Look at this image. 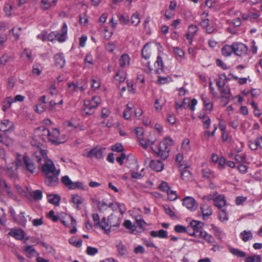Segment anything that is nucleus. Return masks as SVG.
<instances>
[{
  "label": "nucleus",
  "instance_id": "f257e3e1",
  "mask_svg": "<svg viewBox=\"0 0 262 262\" xmlns=\"http://www.w3.org/2000/svg\"><path fill=\"white\" fill-rule=\"evenodd\" d=\"M34 156L37 162L42 165V172L46 184L51 187L57 185L59 183L60 170L56 169L53 162L48 158L47 150L38 147Z\"/></svg>",
  "mask_w": 262,
  "mask_h": 262
},
{
  "label": "nucleus",
  "instance_id": "f03ea898",
  "mask_svg": "<svg viewBox=\"0 0 262 262\" xmlns=\"http://www.w3.org/2000/svg\"><path fill=\"white\" fill-rule=\"evenodd\" d=\"M173 145V141L170 138H165L160 142L157 149L154 150L157 156L163 160L166 159Z\"/></svg>",
  "mask_w": 262,
  "mask_h": 262
},
{
  "label": "nucleus",
  "instance_id": "7ed1b4c3",
  "mask_svg": "<svg viewBox=\"0 0 262 262\" xmlns=\"http://www.w3.org/2000/svg\"><path fill=\"white\" fill-rule=\"evenodd\" d=\"M101 99L99 96H95L91 99H86L84 101L85 105L84 111L86 114H92L94 110L97 108L98 105L101 103Z\"/></svg>",
  "mask_w": 262,
  "mask_h": 262
},
{
  "label": "nucleus",
  "instance_id": "20e7f679",
  "mask_svg": "<svg viewBox=\"0 0 262 262\" xmlns=\"http://www.w3.org/2000/svg\"><path fill=\"white\" fill-rule=\"evenodd\" d=\"M233 54L238 56H245L248 54V47L241 42H234L232 43Z\"/></svg>",
  "mask_w": 262,
  "mask_h": 262
},
{
  "label": "nucleus",
  "instance_id": "39448f33",
  "mask_svg": "<svg viewBox=\"0 0 262 262\" xmlns=\"http://www.w3.org/2000/svg\"><path fill=\"white\" fill-rule=\"evenodd\" d=\"M183 205L186 207L191 211H194L196 210L198 204L195 199L191 196H186L182 199Z\"/></svg>",
  "mask_w": 262,
  "mask_h": 262
},
{
  "label": "nucleus",
  "instance_id": "423d86ee",
  "mask_svg": "<svg viewBox=\"0 0 262 262\" xmlns=\"http://www.w3.org/2000/svg\"><path fill=\"white\" fill-rule=\"evenodd\" d=\"M68 33V26L66 23L63 24L62 27L59 31H55V40L60 42L66 41Z\"/></svg>",
  "mask_w": 262,
  "mask_h": 262
},
{
  "label": "nucleus",
  "instance_id": "0eeeda50",
  "mask_svg": "<svg viewBox=\"0 0 262 262\" xmlns=\"http://www.w3.org/2000/svg\"><path fill=\"white\" fill-rule=\"evenodd\" d=\"M50 136H49L48 141H50L53 144H59L62 143L61 139L59 136V130L58 128H53L50 131Z\"/></svg>",
  "mask_w": 262,
  "mask_h": 262
},
{
  "label": "nucleus",
  "instance_id": "6e6552de",
  "mask_svg": "<svg viewBox=\"0 0 262 262\" xmlns=\"http://www.w3.org/2000/svg\"><path fill=\"white\" fill-rule=\"evenodd\" d=\"M214 205L219 209H222L227 205L225 196L223 194H219L213 198Z\"/></svg>",
  "mask_w": 262,
  "mask_h": 262
},
{
  "label": "nucleus",
  "instance_id": "1a4fd4ad",
  "mask_svg": "<svg viewBox=\"0 0 262 262\" xmlns=\"http://www.w3.org/2000/svg\"><path fill=\"white\" fill-rule=\"evenodd\" d=\"M154 47L150 43L145 44L142 50V56L145 60H147L150 57L153 51Z\"/></svg>",
  "mask_w": 262,
  "mask_h": 262
},
{
  "label": "nucleus",
  "instance_id": "9d476101",
  "mask_svg": "<svg viewBox=\"0 0 262 262\" xmlns=\"http://www.w3.org/2000/svg\"><path fill=\"white\" fill-rule=\"evenodd\" d=\"M198 31V27L196 25H190L189 26L187 32L185 35V37L189 41L190 44L192 43V38Z\"/></svg>",
  "mask_w": 262,
  "mask_h": 262
},
{
  "label": "nucleus",
  "instance_id": "9b49d317",
  "mask_svg": "<svg viewBox=\"0 0 262 262\" xmlns=\"http://www.w3.org/2000/svg\"><path fill=\"white\" fill-rule=\"evenodd\" d=\"M201 211L203 215V219L207 220L209 217L212 214V210L210 206L203 204L200 207Z\"/></svg>",
  "mask_w": 262,
  "mask_h": 262
},
{
  "label": "nucleus",
  "instance_id": "f8f14e48",
  "mask_svg": "<svg viewBox=\"0 0 262 262\" xmlns=\"http://www.w3.org/2000/svg\"><path fill=\"white\" fill-rule=\"evenodd\" d=\"M24 163L26 169L31 173H33L36 170V166L30 158L26 155L23 158Z\"/></svg>",
  "mask_w": 262,
  "mask_h": 262
},
{
  "label": "nucleus",
  "instance_id": "ddd939ff",
  "mask_svg": "<svg viewBox=\"0 0 262 262\" xmlns=\"http://www.w3.org/2000/svg\"><path fill=\"white\" fill-rule=\"evenodd\" d=\"M8 235L15 238L17 240H22L25 236L24 231L21 229L12 228L8 233Z\"/></svg>",
  "mask_w": 262,
  "mask_h": 262
},
{
  "label": "nucleus",
  "instance_id": "4468645a",
  "mask_svg": "<svg viewBox=\"0 0 262 262\" xmlns=\"http://www.w3.org/2000/svg\"><path fill=\"white\" fill-rule=\"evenodd\" d=\"M60 221L63 225L67 227H70L76 225V221L74 218L67 214H66L64 217H61Z\"/></svg>",
  "mask_w": 262,
  "mask_h": 262
},
{
  "label": "nucleus",
  "instance_id": "2eb2a0df",
  "mask_svg": "<svg viewBox=\"0 0 262 262\" xmlns=\"http://www.w3.org/2000/svg\"><path fill=\"white\" fill-rule=\"evenodd\" d=\"M190 227L195 233V234H200L201 232H204L202 229L203 223L200 221L193 220L190 224Z\"/></svg>",
  "mask_w": 262,
  "mask_h": 262
},
{
  "label": "nucleus",
  "instance_id": "dca6fc26",
  "mask_svg": "<svg viewBox=\"0 0 262 262\" xmlns=\"http://www.w3.org/2000/svg\"><path fill=\"white\" fill-rule=\"evenodd\" d=\"M13 124L8 120H4L0 123V130L4 132H8L13 128Z\"/></svg>",
  "mask_w": 262,
  "mask_h": 262
},
{
  "label": "nucleus",
  "instance_id": "f3484780",
  "mask_svg": "<svg viewBox=\"0 0 262 262\" xmlns=\"http://www.w3.org/2000/svg\"><path fill=\"white\" fill-rule=\"evenodd\" d=\"M50 131L49 129L45 127H40L38 129L36 133L37 136L41 138L43 141H46L49 140V136L50 135Z\"/></svg>",
  "mask_w": 262,
  "mask_h": 262
},
{
  "label": "nucleus",
  "instance_id": "a211bd4d",
  "mask_svg": "<svg viewBox=\"0 0 262 262\" xmlns=\"http://www.w3.org/2000/svg\"><path fill=\"white\" fill-rule=\"evenodd\" d=\"M149 165L152 169L157 172L161 171L164 167V164L163 162L158 160H152Z\"/></svg>",
  "mask_w": 262,
  "mask_h": 262
},
{
  "label": "nucleus",
  "instance_id": "6ab92c4d",
  "mask_svg": "<svg viewBox=\"0 0 262 262\" xmlns=\"http://www.w3.org/2000/svg\"><path fill=\"white\" fill-rule=\"evenodd\" d=\"M108 222L110 229L112 227H118L120 224L119 217L114 214H111L108 217Z\"/></svg>",
  "mask_w": 262,
  "mask_h": 262
},
{
  "label": "nucleus",
  "instance_id": "aec40b11",
  "mask_svg": "<svg viewBox=\"0 0 262 262\" xmlns=\"http://www.w3.org/2000/svg\"><path fill=\"white\" fill-rule=\"evenodd\" d=\"M166 101L165 98L161 96L156 98L154 103V108L155 111L157 112H160L163 106L165 105Z\"/></svg>",
  "mask_w": 262,
  "mask_h": 262
},
{
  "label": "nucleus",
  "instance_id": "412c9836",
  "mask_svg": "<svg viewBox=\"0 0 262 262\" xmlns=\"http://www.w3.org/2000/svg\"><path fill=\"white\" fill-rule=\"evenodd\" d=\"M198 117L203 123V128L204 129L209 128L211 124V119L210 117L204 113H200Z\"/></svg>",
  "mask_w": 262,
  "mask_h": 262
},
{
  "label": "nucleus",
  "instance_id": "4be33fe9",
  "mask_svg": "<svg viewBox=\"0 0 262 262\" xmlns=\"http://www.w3.org/2000/svg\"><path fill=\"white\" fill-rule=\"evenodd\" d=\"M210 230L213 233L214 236L220 240H222L224 237V233L219 228L216 227L213 224L210 225Z\"/></svg>",
  "mask_w": 262,
  "mask_h": 262
},
{
  "label": "nucleus",
  "instance_id": "5701e85b",
  "mask_svg": "<svg viewBox=\"0 0 262 262\" xmlns=\"http://www.w3.org/2000/svg\"><path fill=\"white\" fill-rule=\"evenodd\" d=\"M24 252L27 257L29 258H32L35 255H39L36 250L30 245H27L24 248Z\"/></svg>",
  "mask_w": 262,
  "mask_h": 262
},
{
  "label": "nucleus",
  "instance_id": "b1692460",
  "mask_svg": "<svg viewBox=\"0 0 262 262\" xmlns=\"http://www.w3.org/2000/svg\"><path fill=\"white\" fill-rule=\"evenodd\" d=\"M221 53L224 57L230 56L233 53L232 43L224 46L221 49Z\"/></svg>",
  "mask_w": 262,
  "mask_h": 262
},
{
  "label": "nucleus",
  "instance_id": "393cba45",
  "mask_svg": "<svg viewBox=\"0 0 262 262\" xmlns=\"http://www.w3.org/2000/svg\"><path fill=\"white\" fill-rule=\"evenodd\" d=\"M130 63V57L127 54H122L119 61V66L121 68H126L129 65Z\"/></svg>",
  "mask_w": 262,
  "mask_h": 262
},
{
  "label": "nucleus",
  "instance_id": "a878e982",
  "mask_svg": "<svg viewBox=\"0 0 262 262\" xmlns=\"http://www.w3.org/2000/svg\"><path fill=\"white\" fill-rule=\"evenodd\" d=\"M149 233L153 237H159L160 238H167L168 237L167 232L163 229H161L158 231H151Z\"/></svg>",
  "mask_w": 262,
  "mask_h": 262
},
{
  "label": "nucleus",
  "instance_id": "bb28decb",
  "mask_svg": "<svg viewBox=\"0 0 262 262\" xmlns=\"http://www.w3.org/2000/svg\"><path fill=\"white\" fill-rule=\"evenodd\" d=\"M56 67L61 68L65 64L66 60L62 54H57L54 56Z\"/></svg>",
  "mask_w": 262,
  "mask_h": 262
},
{
  "label": "nucleus",
  "instance_id": "cd10ccee",
  "mask_svg": "<svg viewBox=\"0 0 262 262\" xmlns=\"http://www.w3.org/2000/svg\"><path fill=\"white\" fill-rule=\"evenodd\" d=\"M57 0H41L40 7L43 10H47L50 7L54 6Z\"/></svg>",
  "mask_w": 262,
  "mask_h": 262
},
{
  "label": "nucleus",
  "instance_id": "c85d7f7f",
  "mask_svg": "<svg viewBox=\"0 0 262 262\" xmlns=\"http://www.w3.org/2000/svg\"><path fill=\"white\" fill-rule=\"evenodd\" d=\"M12 103V97L10 96L5 98L2 102V110L4 112L7 111L11 108Z\"/></svg>",
  "mask_w": 262,
  "mask_h": 262
},
{
  "label": "nucleus",
  "instance_id": "c756f323",
  "mask_svg": "<svg viewBox=\"0 0 262 262\" xmlns=\"http://www.w3.org/2000/svg\"><path fill=\"white\" fill-rule=\"evenodd\" d=\"M101 84L100 79L96 76H93L91 80V86L92 90L96 91L98 89Z\"/></svg>",
  "mask_w": 262,
  "mask_h": 262
},
{
  "label": "nucleus",
  "instance_id": "7c9ffc66",
  "mask_svg": "<svg viewBox=\"0 0 262 262\" xmlns=\"http://www.w3.org/2000/svg\"><path fill=\"white\" fill-rule=\"evenodd\" d=\"M240 238L244 242H247L253 238V234L250 230H244L239 234Z\"/></svg>",
  "mask_w": 262,
  "mask_h": 262
},
{
  "label": "nucleus",
  "instance_id": "2f4dec72",
  "mask_svg": "<svg viewBox=\"0 0 262 262\" xmlns=\"http://www.w3.org/2000/svg\"><path fill=\"white\" fill-rule=\"evenodd\" d=\"M199 237H202L211 245L215 242L214 238L211 234H208L205 231L200 232V234H199Z\"/></svg>",
  "mask_w": 262,
  "mask_h": 262
},
{
  "label": "nucleus",
  "instance_id": "473e14b6",
  "mask_svg": "<svg viewBox=\"0 0 262 262\" xmlns=\"http://www.w3.org/2000/svg\"><path fill=\"white\" fill-rule=\"evenodd\" d=\"M229 252L234 256L237 257L244 258L246 256V253L245 252L243 251L238 249L234 248H230L229 249Z\"/></svg>",
  "mask_w": 262,
  "mask_h": 262
},
{
  "label": "nucleus",
  "instance_id": "72a5a7b5",
  "mask_svg": "<svg viewBox=\"0 0 262 262\" xmlns=\"http://www.w3.org/2000/svg\"><path fill=\"white\" fill-rule=\"evenodd\" d=\"M96 227H100L106 234H109L111 232L108 222H106L105 217H103L101 221L100 222V225L97 226Z\"/></svg>",
  "mask_w": 262,
  "mask_h": 262
},
{
  "label": "nucleus",
  "instance_id": "f704fd0d",
  "mask_svg": "<svg viewBox=\"0 0 262 262\" xmlns=\"http://www.w3.org/2000/svg\"><path fill=\"white\" fill-rule=\"evenodd\" d=\"M190 140L188 138H185L181 144V150L183 152L188 153L191 150V147L190 145Z\"/></svg>",
  "mask_w": 262,
  "mask_h": 262
},
{
  "label": "nucleus",
  "instance_id": "c9c22d12",
  "mask_svg": "<svg viewBox=\"0 0 262 262\" xmlns=\"http://www.w3.org/2000/svg\"><path fill=\"white\" fill-rule=\"evenodd\" d=\"M116 247L120 255L122 256H125L127 255V250L121 242H118L116 245Z\"/></svg>",
  "mask_w": 262,
  "mask_h": 262
},
{
  "label": "nucleus",
  "instance_id": "e433bc0d",
  "mask_svg": "<svg viewBox=\"0 0 262 262\" xmlns=\"http://www.w3.org/2000/svg\"><path fill=\"white\" fill-rule=\"evenodd\" d=\"M202 175L203 178L211 180L215 177L214 172L208 168H205L202 169Z\"/></svg>",
  "mask_w": 262,
  "mask_h": 262
},
{
  "label": "nucleus",
  "instance_id": "4c0bfd02",
  "mask_svg": "<svg viewBox=\"0 0 262 262\" xmlns=\"http://www.w3.org/2000/svg\"><path fill=\"white\" fill-rule=\"evenodd\" d=\"M48 200L50 203L57 205L59 204L60 198L57 194H50L48 195Z\"/></svg>",
  "mask_w": 262,
  "mask_h": 262
},
{
  "label": "nucleus",
  "instance_id": "58836bf2",
  "mask_svg": "<svg viewBox=\"0 0 262 262\" xmlns=\"http://www.w3.org/2000/svg\"><path fill=\"white\" fill-rule=\"evenodd\" d=\"M97 205L99 209L102 211L106 210L109 207L112 208L113 209H114V204L112 203H110L107 204L106 202H104L103 201H99Z\"/></svg>",
  "mask_w": 262,
  "mask_h": 262
},
{
  "label": "nucleus",
  "instance_id": "ea45409f",
  "mask_svg": "<svg viewBox=\"0 0 262 262\" xmlns=\"http://www.w3.org/2000/svg\"><path fill=\"white\" fill-rule=\"evenodd\" d=\"M63 126L65 128L69 131H73L78 127L77 123H73L72 121H66L63 123Z\"/></svg>",
  "mask_w": 262,
  "mask_h": 262
},
{
  "label": "nucleus",
  "instance_id": "a19ab883",
  "mask_svg": "<svg viewBox=\"0 0 262 262\" xmlns=\"http://www.w3.org/2000/svg\"><path fill=\"white\" fill-rule=\"evenodd\" d=\"M0 186L5 189V192L9 195L10 197H12L13 194L11 190L10 187L7 185L5 181L0 179Z\"/></svg>",
  "mask_w": 262,
  "mask_h": 262
},
{
  "label": "nucleus",
  "instance_id": "79ce46f5",
  "mask_svg": "<svg viewBox=\"0 0 262 262\" xmlns=\"http://www.w3.org/2000/svg\"><path fill=\"white\" fill-rule=\"evenodd\" d=\"M140 21V14L139 13L136 12L132 15L130 18V23L133 26H138Z\"/></svg>",
  "mask_w": 262,
  "mask_h": 262
},
{
  "label": "nucleus",
  "instance_id": "37998d69",
  "mask_svg": "<svg viewBox=\"0 0 262 262\" xmlns=\"http://www.w3.org/2000/svg\"><path fill=\"white\" fill-rule=\"evenodd\" d=\"M173 53L177 56L180 59H184L185 58V53L184 51L178 47H173L172 48Z\"/></svg>",
  "mask_w": 262,
  "mask_h": 262
},
{
  "label": "nucleus",
  "instance_id": "c03bdc74",
  "mask_svg": "<svg viewBox=\"0 0 262 262\" xmlns=\"http://www.w3.org/2000/svg\"><path fill=\"white\" fill-rule=\"evenodd\" d=\"M17 168H13L12 167L7 166V173L12 179H15L17 178Z\"/></svg>",
  "mask_w": 262,
  "mask_h": 262
},
{
  "label": "nucleus",
  "instance_id": "a18cd8bd",
  "mask_svg": "<svg viewBox=\"0 0 262 262\" xmlns=\"http://www.w3.org/2000/svg\"><path fill=\"white\" fill-rule=\"evenodd\" d=\"M155 67L157 68V71L158 72H159V71H162L163 70L164 64L162 58L160 56H158L157 60L155 63Z\"/></svg>",
  "mask_w": 262,
  "mask_h": 262
},
{
  "label": "nucleus",
  "instance_id": "49530a36",
  "mask_svg": "<svg viewBox=\"0 0 262 262\" xmlns=\"http://www.w3.org/2000/svg\"><path fill=\"white\" fill-rule=\"evenodd\" d=\"M25 212H22L18 217H14L15 222H17L20 225L25 226L26 224L27 220L25 217Z\"/></svg>",
  "mask_w": 262,
  "mask_h": 262
},
{
  "label": "nucleus",
  "instance_id": "de8ad7c7",
  "mask_svg": "<svg viewBox=\"0 0 262 262\" xmlns=\"http://www.w3.org/2000/svg\"><path fill=\"white\" fill-rule=\"evenodd\" d=\"M227 79L226 75L222 74L219 76V79H217L216 83L219 88L225 85Z\"/></svg>",
  "mask_w": 262,
  "mask_h": 262
},
{
  "label": "nucleus",
  "instance_id": "09e8293b",
  "mask_svg": "<svg viewBox=\"0 0 262 262\" xmlns=\"http://www.w3.org/2000/svg\"><path fill=\"white\" fill-rule=\"evenodd\" d=\"M87 88V81L84 79H81L77 82V91L80 90L81 92L84 91Z\"/></svg>",
  "mask_w": 262,
  "mask_h": 262
},
{
  "label": "nucleus",
  "instance_id": "8fccbe9b",
  "mask_svg": "<svg viewBox=\"0 0 262 262\" xmlns=\"http://www.w3.org/2000/svg\"><path fill=\"white\" fill-rule=\"evenodd\" d=\"M69 242L71 245L77 248H80L82 245V240L80 239H77L74 236L70 238Z\"/></svg>",
  "mask_w": 262,
  "mask_h": 262
},
{
  "label": "nucleus",
  "instance_id": "3c124183",
  "mask_svg": "<svg viewBox=\"0 0 262 262\" xmlns=\"http://www.w3.org/2000/svg\"><path fill=\"white\" fill-rule=\"evenodd\" d=\"M72 202L77 205V208L79 209V205L82 203V198L78 194H74L72 196Z\"/></svg>",
  "mask_w": 262,
  "mask_h": 262
},
{
  "label": "nucleus",
  "instance_id": "603ef678",
  "mask_svg": "<svg viewBox=\"0 0 262 262\" xmlns=\"http://www.w3.org/2000/svg\"><path fill=\"white\" fill-rule=\"evenodd\" d=\"M247 159L246 154H236L235 156V160L238 164H242Z\"/></svg>",
  "mask_w": 262,
  "mask_h": 262
},
{
  "label": "nucleus",
  "instance_id": "864d4df0",
  "mask_svg": "<svg viewBox=\"0 0 262 262\" xmlns=\"http://www.w3.org/2000/svg\"><path fill=\"white\" fill-rule=\"evenodd\" d=\"M219 216L220 220L222 222H226L228 220V216L227 213L223 209H220L219 212Z\"/></svg>",
  "mask_w": 262,
  "mask_h": 262
},
{
  "label": "nucleus",
  "instance_id": "5fc2aeb1",
  "mask_svg": "<svg viewBox=\"0 0 262 262\" xmlns=\"http://www.w3.org/2000/svg\"><path fill=\"white\" fill-rule=\"evenodd\" d=\"M12 5L10 3H6L4 7V11L7 16H10L11 15L12 10Z\"/></svg>",
  "mask_w": 262,
  "mask_h": 262
},
{
  "label": "nucleus",
  "instance_id": "6e6d98bb",
  "mask_svg": "<svg viewBox=\"0 0 262 262\" xmlns=\"http://www.w3.org/2000/svg\"><path fill=\"white\" fill-rule=\"evenodd\" d=\"M62 183L68 188L70 189V186L72 185L73 182L68 176H64L61 178Z\"/></svg>",
  "mask_w": 262,
  "mask_h": 262
},
{
  "label": "nucleus",
  "instance_id": "4d7b16f0",
  "mask_svg": "<svg viewBox=\"0 0 262 262\" xmlns=\"http://www.w3.org/2000/svg\"><path fill=\"white\" fill-rule=\"evenodd\" d=\"M21 31V28L20 27H15L10 30V32H12L14 37L16 40L18 39Z\"/></svg>",
  "mask_w": 262,
  "mask_h": 262
},
{
  "label": "nucleus",
  "instance_id": "13d9d810",
  "mask_svg": "<svg viewBox=\"0 0 262 262\" xmlns=\"http://www.w3.org/2000/svg\"><path fill=\"white\" fill-rule=\"evenodd\" d=\"M261 257L259 255H255L246 258L245 262H260Z\"/></svg>",
  "mask_w": 262,
  "mask_h": 262
},
{
  "label": "nucleus",
  "instance_id": "bf43d9fd",
  "mask_svg": "<svg viewBox=\"0 0 262 262\" xmlns=\"http://www.w3.org/2000/svg\"><path fill=\"white\" fill-rule=\"evenodd\" d=\"M48 217L53 222H56L58 220H60V219L61 218V217L55 215L53 210L50 211L48 214Z\"/></svg>",
  "mask_w": 262,
  "mask_h": 262
},
{
  "label": "nucleus",
  "instance_id": "052dcab7",
  "mask_svg": "<svg viewBox=\"0 0 262 262\" xmlns=\"http://www.w3.org/2000/svg\"><path fill=\"white\" fill-rule=\"evenodd\" d=\"M80 189L81 190L84 189V186L82 183L77 181L75 182H73L72 185L70 186V189Z\"/></svg>",
  "mask_w": 262,
  "mask_h": 262
},
{
  "label": "nucleus",
  "instance_id": "680f3d73",
  "mask_svg": "<svg viewBox=\"0 0 262 262\" xmlns=\"http://www.w3.org/2000/svg\"><path fill=\"white\" fill-rule=\"evenodd\" d=\"M159 188L163 192H167L170 189V187L167 182L163 181L159 185Z\"/></svg>",
  "mask_w": 262,
  "mask_h": 262
},
{
  "label": "nucleus",
  "instance_id": "e2e57ef3",
  "mask_svg": "<svg viewBox=\"0 0 262 262\" xmlns=\"http://www.w3.org/2000/svg\"><path fill=\"white\" fill-rule=\"evenodd\" d=\"M168 198L170 201H174L177 199L178 195L177 192L173 190H168V192H167Z\"/></svg>",
  "mask_w": 262,
  "mask_h": 262
},
{
  "label": "nucleus",
  "instance_id": "0e129e2a",
  "mask_svg": "<svg viewBox=\"0 0 262 262\" xmlns=\"http://www.w3.org/2000/svg\"><path fill=\"white\" fill-rule=\"evenodd\" d=\"M197 103L198 100L196 99L193 98L192 100L190 99L187 106L191 111H194L195 110V106Z\"/></svg>",
  "mask_w": 262,
  "mask_h": 262
},
{
  "label": "nucleus",
  "instance_id": "69168bd1",
  "mask_svg": "<svg viewBox=\"0 0 262 262\" xmlns=\"http://www.w3.org/2000/svg\"><path fill=\"white\" fill-rule=\"evenodd\" d=\"M126 78L125 74L123 72H118L115 76V79L120 82H123Z\"/></svg>",
  "mask_w": 262,
  "mask_h": 262
},
{
  "label": "nucleus",
  "instance_id": "338daca9",
  "mask_svg": "<svg viewBox=\"0 0 262 262\" xmlns=\"http://www.w3.org/2000/svg\"><path fill=\"white\" fill-rule=\"evenodd\" d=\"M136 222L137 226L140 229H143L144 227L146 225V223L145 222V221L140 217L138 218V217H136Z\"/></svg>",
  "mask_w": 262,
  "mask_h": 262
},
{
  "label": "nucleus",
  "instance_id": "774afa93",
  "mask_svg": "<svg viewBox=\"0 0 262 262\" xmlns=\"http://www.w3.org/2000/svg\"><path fill=\"white\" fill-rule=\"evenodd\" d=\"M98 252L97 248L88 246L86 249V253L89 255H94L96 254Z\"/></svg>",
  "mask_w": 262,
  "mask_h": 262
}]
</instances>
